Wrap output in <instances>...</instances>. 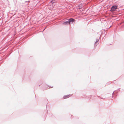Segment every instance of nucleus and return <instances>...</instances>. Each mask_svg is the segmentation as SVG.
Returning a JSON list of instances; mask_svg holds the SVG:
<instances>
[{
  "label": "nucleus",
  "mask_w": 124,
  "mask_h": 124,
  "mask_svg": "<svg viewBox=\"0 0 124 124\" xmlns=\"http://www.w3.org/2000/svg\"><path fill=\"white\" fill-rule=\"evenodd\" d=\"M45 28H45L44 30H45Z\"/></svg>",
  "instance_id": "nucleus-14"
},
{
  "label": "nucleus",
  "mask_w": 124,
  "mask_h": 124,
  "mask_svg": "<svg viewBox=\"0 0 124 124\" xmlns=\"http://www.w3.org/2000/svg\"><path fill=\"white\" fill-rule=\"evenodd\" d=\"M68 20L69 21L70 25V24L71 23H72L73 22L75 23L76 21V20L75 19L71 18H70Z\"/></svg>",
  "instance_id": "nucleus-3"
},
{
  "label": "nucleus",
  "mask_w": 124,
  "mask_h": 124,
  "mask_svg": "<svg viewBox=\"0 0 124 124\" xmlns=\"http://www.w3.org/2000/svg\"><path fill=\"white\" fill-rule=\"evenodd\" d=\"M70 96L71 95H70V94L69 95H64L63 96V99H66L68 97H67L68 96L70 97Z\"/></svg>",
  "instance_id": "nucleus-5"
},
{
  "label": "nucleus",
  "mask_w": 124,
  "mask_h": 124,
  "mask_svg": "<svg viewBox=\"0 0 124 124\" xmlns=\"http://www.w3.org/2000/svg\"><path fill=\"white\" fill-rule=\"evenodd\" d=\"M92 95H90L88 97L87 99H90L91 97H92Z\"/></svg>",
  "instance_id": "nucleus-8"
},
{
  "label": "nucleus",
  "mask_w": 124,
  "mask_h": 124,
  "mask_svg": "<svg viewBox=\"0 0 124 124\" xmlns=\"http://www.w3.org/2000/svg\"><path fill=\"white\" fill-rule=\"evenodd\" d=\"M119 88L118 89V90L117 91H115L113 92V93L111 95H112L111 96L112 98H113V96L114 98L115 99V97L116 96L117 94V93H118V92L117 91H118V90L119 89Z\"/></svg>",
  "instance_id": "nucleus-1"
},
{
  "label": "nucleus",
  "mask_w": 124,
  "mask_h": 124,
  "mask_svg": "<svg viewBox=\"0 0 124 124\" xmlns=\"http://www.w3.org/2000/svg\"><path fill=\"white\" fill-rule=\"evenodd\" d=\"M97 96L99 97V98H101V99H103L102 98H101L100 96Z\"/></svg>",
  "instance_id": "nucleus-10"
},
{
  "label": "nucleus",
  "mask_w": 124,
  "mask_h": 124,
  "mask_svg": "<svg viewBox=\"0 0 124 124\" xmlns=\"http://www.w3.org/2000/svg\"><path fill=\"white\" fill-rule=\"evenodd\" d=\"M49 87L50 88H53V86L51 87V86H49Z\"/></svg>",
  "instance_id": "nucleus-11"
},
{
  "label": "nucleus",
  "mask_w": 124,
  "mask_h": 124,
  "mask_svg": "<svg viewBox=\"0 0 124 124\" xmlns=\"http://www.w3.org/2000/svg\"><path fill=\"white\" fill-rule=\"evenodd\" d=\"M107 94L108 95V96H109V95H111V94L109 93H108V94Z\"/></svg>",
  "instance_id": "nucleus-12"
},
{
  "label": "nucleus",
  "mask_w": 124,
  "mask_h": 124,
  "mask_svg": "<svg viewBox=\"0 0 124 124\" xmlns=\"http://www.w3.org/2000/svg\"><path fill=\"white\" fill-rule=\"evenodd\" d=\"M55 0H51L50 2V3H51L52 4H53L55 2Z\"/></svg>",
  "instance_id": "nucleus-7"
},
{
  "label": "nucleus",
  "mask_w": 124,
  "mask_h": 124,
  "mask_svg": "<svg viewBox=\"0 0 124 124\" xmlns=\"http://www.w3.org/2000/svg\"><path fill=\"white\" fill-rule=\"evenodd\" d=\"M62 24L64 25H67L68 24L70 25L69 21H65L62 23Z\"/></svg>",
  "instance_id": "nucleus-4"
},
{
  "label": "nucleus",
  "mask_w": 124,
  "mask_h": 124,
  "mask_svg": "<svg viewBox=\"0 0 124 124\" xmlns=\"http://www.w3.org/2000/svg\"><path fill=\"white\" fill-rule=\"evenodd\" d=\"M78 8L79 9H81L82 8V6L80 5H79L78 6Z\"/></svg>",
  "instance_id": "nucleus-9"
},
{
  "label": "nucleus",
  "mask_w": 124,
  "mask_h": 124,
  "mask_svg": "<svg viewBox=\"0 0 124 124\" xmlns=\"http://www.w3.org/2000/svg\"><path fill=\"white\" fill-rule=\"evenodd\" d=\"M118 6L116 5H115L112 6L110 8L111 11H115L117 8Z\"/></svg>",
  "instance_id": "nucleus-2"
},
{
  "label": "nucleus",
  "mask_w": 124,
  "mask_h": 124,
  "mask_svg": "<svg viewBox=\"0 0 124 124\" xmlns=\"http://www.w3.org/2000/svg\"><path fill=\"white\" fill-rule=\"evenodd\" d=\"M99 41V39H96V41L95 42V43H94V46H97V44H96V43L97 42H98Z\"/></svg>",
  "instance_id": "nucleus-6"
},
{
  "label": "nucleus",
  "mask_w": 124,
  "mask_h": 124,
  "mask_svg": "<svg viewBox=\"0 0 124 124\" xmlns=\"http://www.w3.org/2000/svg\"><path fill=\"white\" fill-rule=\"evenodd\" d=\"M106 85H108V83H107L106 84Z\"/></svg>",
  "instance_id": "nucleus-13"
}]
</instances>
